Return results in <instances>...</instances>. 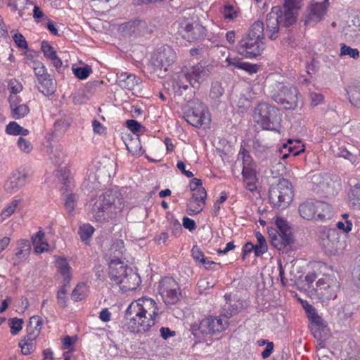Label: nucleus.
I'll use <instances>...</instances> for the list:
<instances>
[{
    "label": "nucleus",
    "instance_id": "obj_1",
    "mask_svg": "<svg viewBox=\"0 0 360 360\" xmlns=\"http://www.w3.org/2000/svg\"><path fill=\"white\" fill-rule=\"evenodd\" d=\"M158 309L150 298H142L131 302L126 310L125 318L129 330L134 333H145L155 324Z\"/></svg>",
    "mask_w": 360,
    "mask_h": 360
},
{
    "label": "nucleus",
    "instance_id": "obj_2",
    "mask_svg": "<svg viewBox=\"0 0 360 360\" xmlns=\"http://www.w3.org/2000/svg\"><path fill=\"white\" fill-rule=\"evenodd\" d=\"M124 207L122 195L110 189L101 194L93 205L94 217L98 221L115 217Z\"/></svg>",
    "mask_w": 360,
    "mask_h": 360
},
{
    "label": "nucleus",
    "instance_id": "obj_3",
    "mask_svg": "<svg viewBox=\"0 0 360 360\" xmlns=\"http://www.w3.org/2000/svg\"><path fill=\"white\" fill-rule=\"evenodd\" d=\"M264 23L257 20L250 27L249 32L239 41L236 49L238 53L246 58H253L260 56L264 50Z\"/></svg>",
    "mask_w": 360,
    "mask_h": 360
},
{
    "label": "nucleus",
    "instance_id": "obj_4",
    "mask_svg": "<svg viewBox=\"0 0 360 360\" xmlns=\"http://www.w3.org/2000/svg\"><path fill=\"white\" fill-rule=\"evenodd\" d=\"M210 72V66L202 63L189 68L185 67L179 75L176 82L179 89L176 91V93H178L181 89L186 90L189 85L198 88L202 82L208 78Z\"/></svg>",
    "mask_w": 360,
    "mask_h": 360
},
{
    "label": "nucleus",
    "instance_id": "obj_5",
    "mask_svg": "<svg viewBox=\"0 0 360 360\" xmlns=\"http://www.w3.org/2000/svg\"><path fill=\"white\" fill-rule=\"evenodd\" d=\"M254 118L264 129L276 130L282 121V115L275 106L262 102L255 108Z\"/></svg>",
    "mask_w": 360,
    "mask_h": 360
},
{
    "label": "nucleus",
    "instance_id": "obj_6",
    "mask_svg": "<svg viewBox=\"0 0 360 360\" xmlns=\"http://www.w3.org/2000/svg\"><path fill=\"white\" fill-rule=\"evenodd\" d=\"M294 196L292 184L286 179H279L275 185H271L269 191L270 202L278 210L287 208Z\"/></svg>",
    "mask_w": 360,
    "mask_h": 360
},
{
    "label": "nucleus",
    "instance_id": "obj_7",
    "mask_svg": "<svg viewBox=\"0 0 360 360\" xmlns=\"http://www.w3.org/2000/svg\"><path fill=\"white\" fill-rule=\"evenodd\" d=\"M270 88V96L275 102L283 105L288 110L295 109L297 106L298 91L295 87H288L283 83L275 82Z\"/></svg>",
    "mask_w": 360,
    "mask_h": 360
},
{
    "label": "nucleus",
    "instance_id": "obj_8",
    "mask_svg": "<svg viewBox=\"0 0 360 360\" xmlns=\"http://www.w3.org/2000/svg\"><path fill=\"white\" fill-rule=\"evenodd\" d=\"M109 277L110 279L115 282L116 284H123L122 288L125 290H133L136 288V284L129 285L128 281L133 279L134 281L139 280L137 274L132 272L129 269L130 274L127 273V267L124 265V263L120 262H109Z\"/></svg>",
    "mask_w": 360,
    "mask_h": 360
},
{
    "label": "nucleus",
    "instance_id": "obj_9",
    "mask_svg": "<svg viewBox=\"0 0 360 360\" xmlns=\"http://www.w3.org/2000/svg\"><path fill=\"white\" fill-rule=\"evenodd\" d=\"M179 32L183 39L189 42L199 41L206 36V29L197 21L183 20L179 25Z\"/></svg>",
    "mask_w": 360,
    "mask_h": 360
},
{
    "label": "nucleus",
    "instance_id": "obj_10",
    "mask_svg": "<svg viewBox=\"0 0 360 360\" xmlns=\"http://www.w3.org/2000/svg\"><path fill=\"white\" fill-rule=\"evenodd\" d=\"M176 59V53L169 46L160 47L151 58V65L155 70L167 71Z\"/></svg>",
    "mask_w": 360,
    "mask_h": 360
},
{
    "label": "nucleus",
    "instance_id": "obj_11",
    "mask_svg": "<svg viewBox=\"0 0 360 360\" xmlns=\"http://www.w3.org/2000/svg\"><path fill=\"white\" fill-rule=\"evenodd\" d=\"M320 245L328 254L338 253L342 248L339 232L335 229L323 230L320 235Z\"/></svg>",
    "mask_w": 360,
    "mask_h": 360
},
{
    "label": "nucleus",
    "instance_id": "obj_12",
    "mask_svg": "<svg viewBox=\"0 0 360 360\" xmlns=\"http://www.w3.org/2000/svg\"><path fill=\"white\" fill-rule=\"evenodd\" d=\"M241 155L243 165L242 171L243 181L245 183L246 188L252 192L257 189L255 184L257 180L256 165L246 149H243Z\"/></svg>",
    "mask_w": 360,
    "mask_h": 360
},
{
    "label": "nucleus",
    "instance_id": "obj_13",
    "mask_svg": "<svg viewBox=\"0 0 360 360\" xmlns=\"http://www.w3.org/2000/svg\"><path fill=\"white\" fill-rule=\"evenodd\" d=\"M206 106L200 101L193 102L191 108L184 113L186 121L195 127H200L210 119L206 115Z\"/></svg>",
    "mask_w": 360,
    "mask_h": 360
},
{
    "label": "nucleus",
    "instance_id": "obj_14",
    "mask_svg": "<svg viewBox=\"0 0 360 360\" xmlns=\"http://www.w3.org/2000/svg\"><path fill=\"white\" fill-rule=\"evenodd\" d=\"M280 25L284 26V14L281 6H275L266 15V34L271 40H275L278 37Z\"/></svg>",
    "mask_w": 360,
    "mask_h": 360
},
{
    "label": "nucleus",
    "instance_id": "obj_15",
    "mask_svg": "<svg viewBox=\"0 0 360 360\" xmlns=\"http://www.w3.org/2000/svg\"><path fill=\"white\" fill-rule=\"evenodd\" d=\"M178 283L172 277L163 278L159 285V292L166 304H174L179 298L180 293L177 292Z\"/></svg>",
    "mask_w": 360,
    "mask_h": 360
},
{
    "label": "nucleus",
    "instance_id": "obj_16",
    "mask_svg": "<svg viewBox=\"0 0 360 360\" xmlns=\"http://www.w3.org/2000/svg\"><path fill=\"white\" fill-rule=\"evenodd\" d=\"M228 325V321L221 316H209L200 321L198 330L203 335H212L223 331Z\"/></svg>",
    "mask_w": 360,
    "mask_h": 360
},
{
    "label": "nucleus",
    "instance_id": "obj_17",
    "mask_svg": "<svg viewBox=\"0 0 360 360\" xmlns=\"http://www.w3.org/2000/svg\"><path fill=\"white\" fill-rule=\"evenodd\" d=\"M339 284L329 277L319 279L316 283L315 289L317 295L322 302L335 299Z\"/></svg>",
    "mask_w": 360,
    "mask_h": 360
},
{
    "label": "nucleus",
    "instance_id": "obj_18",
    "mask_svg": "<svg viewBox=\"0 0 360 360\" xmlns=\"http://www.w3.org/2000/svg\"><path fill=\"white\" fill-rule=\"evenodd\" d=\"M282 13L284 14V27H288L297 21L302 0H283Z\"/></svg>",
    "mask_w": 360,
    "mask_h": 360
},
{
    "label": "nucleus",
    "instance_id": "obj_19",
    "mask_svg": "<svg viewBox=\"0 0 360 360\" xmlns=\"http://www.w3.org/2000/svg\"><path fill=\"white\" fill-rule=\"evenodd\" d=\"M119 30L124 35L129 36H137L150 32L147 22L140 18L121 24L119 27Z\"/></svg>",
    "mask_w": 360,
    "mask_h": 360
},
{
    "label": "nucleus",
    "instance_id": "obj_20",
    "mask_svg": "<svg viewBox=\"0 0 360 360\" xmlns=\"http://www.w3.org/2000/svg\"><path fill=\"white\" fill-rule=\"evenodd\" d=\"M116 83L122 89L131 91H139L142 79L134 74L123 72L117 75Z\"/></svg>",
    "mask_w": 360,
    "mask_h": 360
},
{
    "label": "nucleus",
    "instance_id": "obj_21",
    "mask_svg": "<svg viewBox=\"0 0 360 360\" xmlns=\"http://www.w3.org/2000/svg\"><path fill=\"white\" fill-rule=\"evenodd\" d=\"M328 1L324 0L323 2L311 4L308 8V14L304 20V24L319 22L326 14L329 5Z\"/></svg>",
    "mask_w": 360,
    "mask_h": 360
},
{
    "label": "nucleus",
    "instance_id": "obj_22",
    "mask_svg": "<svg viewBox=\"0 0 360 360\" xmlns=\"http://www.w3.org/2000/svg\"><path fill=\"white\" fill-rule=\"evenodd\" d=\"M25 174L16 171L12 173L5 182L4 188L8 193H15L25 185Z\"/></svg>",
    "mask_w": 360,
    "mask_h": 360
},
{
    "label": "nucleus",
    "instance_id": "obj_23",
    "mask_svg": "<svg viewBox=\"0 0 360 360\" xmlns=\"http://www.w3.org/2000/svg\"><path fill=\"white\" fill-rule=\"evenodd\" d=\"M226 60L229 66L244 70L250 75L257 73L259 70V66L257 64L245 62L238 57H228Z\"/></svg>",
    "mask_w": 360,
    "mask_h": 360
},
{
    "label": "nucleus",
    "instance_id": "obj_24",
    "mask_svg": "<svg viewBox=\"0 0 360 360\" xmlns=\"http://www.w3.org/2000/svg\"><path fill=\"white\" fill-rule=\"evenodd\" d=\"M125 250L122 240L117 239L114 240L106 252V257H108L109 262H120Z\"/></svg>",
    "mask_w": 360,
    "mask_h": 360
},
{
    "label": "nucleus",
    "instance_id": "obj_25",
    "mask_svg": "<svg viewBox=\"0 0 360 360\" xmlns=\"http://www.w3.org/2000/svg\"><path fill=\"white\" fill-rule=\"evenodd\" d=\"M298 211L303 219L309 220L316 218V200H305L300 205Z\"/></svg>",
    "mask_w": 360,
    "mask_h": 360
},
{
    "label": "nucleus",
    "instance_id": "obj_26",
    "mask_svg": "<svg viewBox=\"0 0 360 360\" xmlns=\"http://www.w3.org/2000/svg\"><path fill=\"white\" fill-rule=\"evenodd\" d=\"M271 244L279 250L284 249L287 245L292 243V240L286 237H283L275 229L268 230Z\"/></svg>",
    "mask_w": 360,
    "mask_h": 360
},
{
    "label": "nucleus",
    "instance_id": "obj_27",
    "mask_svg": "<svg viewBox=\"0 0 360 360\" xmlns=\"http://www.w3.org/2000/svg\"><path fill=\"white\" fill-rule=\"evenodd\" d=\"M333 217L332 207L324 201L316 200V219L324 221Z\"/></svg>",
    "mask_w": 360,
    "mask_h": 360
},
{
    "label": "nucleus",
    "instance_id": "obj_28",
    "mask_svg": "<svg viewBox=\"0 0 360 360\" xmlns=\"http://www.w3.org/2000/svg\"><path fill=\"white\" fill-rule=\"evenodd\" d=\"M42 319L38 316H33L30 318L27 326V340H34L39 335L41 330Z\"/></svg>",
    "mask_w": 360,
    "mask_h": 360
},
{
    "label": "nucleus",
    "instance_id": "obj_29",
    "mask_svg": "<svg viewBox=\"0 0 360 360\" xmlns=\"http://www.w3.org/2000/svg\"><path fill=\"white\" fill-rule=\"evenodd\" d=\"M283 147L288 150V153H284L282 159H286L290 155L295 157L304 150V146L298 140L289 139L287 143H283Z\"/></svg>",
    "mask_w": 360,
    "mask_h": 360
},
{
    "label": "nucleus",
    "instance_id": "obj_30",
    "mask_svg": "<svg viewBox=\"0 0 360 360\" xmlns=\"http://www.w3.org/2000/svg\"><path fill=\"white\" fill-rule=\"evenodd\" d=\"M56 266L63 276V279L65 281V285H68L72 278L70 275L71 267L70 266L66 259L63 257H59L56 260Z\"/></svg>",
    "mask_w": 360,
    "mask_h": 360
},
{
    "label": "nucleus",
    "instance_id": "obj_31",
    "mask_svg": "<svg viewBox=\"0 0 360 360\" xmlns=\"http://www.w3.org/2000/svg\"><path fill=\"white\" fill-rule=\"evenodd\" d=\"M334 155L348 160L350 162L354 163L357 160V151L354 148H347L345 146L339 147L333 150Z\"/></svg>",
    "mask_w": 360,
    "mask_h": 360
},
{
    "label": "nucleus",
    "instance_id": "obj_32",
    "mask_svg": "<svg viewBox=\"0 0 360 360\" xmlns=\"http://www.w3.org/2000/svg\"><path fill=\"white\" fill-rule=\"evenodd\" d=\"M39 84L38 89L44 95L49 96L54 94L56 86L53 79L50 77V75L42 79V80H39Z\"/></svg>",
    "mask_w": 360,
    "mask_h": 360
},
{
    "label": "nucleus",
    "instance_id": "obj_33",
    "mask_svg": "<svg viewBox=\"0 0 360 360\" xmlns=\"http://www.w3.org/2000/svg\"><path fill=\"white\" fill-rule=\"evenodd\" d=\"M44 233L39 231L34 236L32 237V244L34 246V250L37 253H41L48 250L49 244L44 240Z\"/></svg>",
    "mask_w": 360,
    "mask_h": 360
},
{
    "label": "nucleus",
    "instance_id": "obj_34",
    "mask_svg": "<svg viewBox=\"0 0 360 360\" xmlns=\"http://www.w3.org/2000/svg\"><path fill=\"white\" fill-rule=\"evenodd\" d=\"M275 225L278 229L277 231L278 234L293 240L292 230L287 221L281 217H276Z\"/></svg>",
    "mask_w": 360,
    "mask_h": 360
},
{
    "label": "nucleus",
    "instance_id": "obj_35",
    "mask_svg": "<svg viewBox=\"0 0 360 360\" xmlns=\"http://www.w3.org/2000/svg\"><path fill=\"white\" fill-rule=\"evenodd\" d=\"M224 94V89L221 83L219 82H214L212 83L211 89L210 92V97L212 100L213 104L218 105L221 102V97Z\"/></svg>",
    "mask_w": 360,
    "mask_h": 360
},
{
    "label": "nucleus",
    "instance_id": "obj_36",
    "mask_svg": "<svg viewBox=\"0 0 360 360\" xmlns=\"http://www.w3.org/2000/svg\"><path fill=\"white\" fill-rule=\"evenodd\" d=\"M30 241L26 239H21L18 242V248L15 249V255L18 259H25L30 255Z\"/></svg>",
    "mask_w": 360,
    "mask_h": 360
},
{
    "label": "nucleus",
    "instance_id": "obj_37",
    "mask_svg": "<svg viewBox=\"0 0 360 360\" xmlns=\"http://www.w3.org/2000/svg\"><path fill=\"white\" fill-rule=\"evenodd\" d=\"M205 205L203 200H196L190 199L187 205L186 213L188 215H195L200 213Z\"/></svg>",
    "mask_w": 360,
    "mask_h": 360
},
{
    "label": "nucleus",
    "instance_id": "obj_38",
    "mask_svg": "<svg viewBox=\"0 0 360 360\" xmlns=\"http://www.w3.org/2000/svg\"><path fill=\"white\" fill-rule=\"evenodd\" d=\"M252 148L256 155L259 157H266L271 153V147L258 139H255L252 141Z\"/></svg>",
    "mask_w": 360,
    "mask_h": 360
},
{
    "label": "nucleus",
    "instance_id": "obj_39",
    "mask_svg": "<svg viewBox=\"0 0 360 360\" xmlns=\"http://www.w3.org/2000/svg\"><path fill=\"white\" fill-rule=\"evenodd\" d=\"M72 122V117L70 115H65L60 119H58L55 121L54 123V129L56 131H58L59 133H64L67 131V129L70 126Z\"/></svg>",
    "mask_w": 360,
    "mask_h": 360
},
{
    "label": "nucleus",
    "instance_id": "obj_40",
    "mask_svg": "<svg viewBox=\"0 0 360 360\" xmlns=\"http://www.w3.org/2000/svg\"><path fill=\"white\" fill-rule=\"evenodd\" d=\"M255 237L257 240V244L255 245V256L259 257L264 254L267 250V244L264 236L260 232H257Z\"/></svg>",
    "mask_w": 360,
    "mask_h": 360
},
{
    "label": "nucleus",
    "instance_id": "obj_41",
    "mask_svg": "<svg viewBox=\"0 0 360 360\" xmlns=\"http://www.w3.org/2000/svg\"><path fill=\"white\" fill-rule=\"evenodd\" d=\"M87 286L85 283L78 284L72 292V299L75 302L81 301L87 295Z\"/></svg>",
    "mask_w": 360,
    "mask_h": 360
},
{
    "label": "nucleus",
    "instance_id": "obj_42",
    "mask_svg": "<svg viewBox=\"0 0 360 360\" xmlns=\"http://www.w3.org/2000/svg\"><path fill=\"white\" fill-rule=\"evenodd\" d=\"M94 232V228L90 224H84L79 228V234L80 236L81 240L86 244L88 243V241L91 238Z\"/></svg>",
    "mask_w": 360,
    "mask_h": 360
},
{
    "label": "nucleus",
    "instance_id": "obj_43",
    "mask_svg": "<svg viewBox=\"0 0 360 360\" xmlns=\"http://www.w3.org/2000/svg\"><path fill=\"white\" fill-rule=\"evenodd\" d=\"M347 94L349 95V100L350 103L356 106L360 107V87L359 86H352L347 91Z\"/></svg>",
    "mask_w": 360,
    "mask_h": 360
},
{
    "label": "nucleus",
    "instance_id": "obj_44",
    "mask_svg": "<svg viewBox=\"0 0 360 360\" xmlns=\"http://www.w3.org/2000/svg\"><path fill=\"white\" fill-rule=\"evenodd\" d=\"M349 28L354 36L360 40V13L353 16L351 23L349 24Z\"/></svg>",
    "mask_w": 360,
    "mask_h": 360
},
{
    "label": "nucleus",
    "instance_id": "obj_45",
    "mask_svg": "<svg viewBox=\"0 0 360 360\" xmlns=\"http://www.w3.org/2000/svg\"><path fill=\"white\" fill-rule=\"evenodd\" d=\"M33 70L34 75L37 78L38 82L42 80V79L47 77L49 75L46 72V69L44 64L39 61H34L33 63Z\"/></svg>",
    "mask_w": 360,
    "mask_h": 360
},
{
    "label": "nucleus",
    "instance_id": "obj_46",
    "mask_svg": "<svg viewBox=\"0 0 360 360\" xmlns=\"http://www.w3.org/2000/svg\"><path fill=\"white\" fill-rule=\"evenodd\" d=\"M22 201V200L21 198H15L1 212L3 217L6 218L12 215Z\"/></svg>",
    "mask_w": 360,
    "mask_h": 360
},
{
    "label": "nucleus",
    "instance_id": "obj_47",
    "mask_svg": "<svg viewBox=\"0 0 360 360\" xmlns=\"http://www.w3.org/2000/svg\"><path fill=\"white\" fill-rule=\"evenodd\" d=\"M354 314V307L350 304L343 305L338 311V316L340 320H348Z\"/></svg>",
    "mask_w": 360,
    "mask_h": 360
},
{
    "label": "nucleus",
    "instance_id": "obj_48",
    "mask_svg": "<svg viewBox=\"0 0 360 360\" xmlns=\"http://www.w3.org/2000/svg\"><path fill=\"white\" fill-rule=\"evenodd\" d=\"M77 200L78 195L75 193H70L65 196L64 205L66 210L70 214H71L73 212Z\"/></svg>",
    "mask_w": 360,
    "mask_h": 360
},
{
    "label": "nucleus",
    "instance_id": "obj_49",
    "mask_svg": "<svg viewBox=\"0 0 360 360\" xmlns=\"http://www.w3.org/2000/svg\"><path fill=\"white\" fill-rule=\"evenodd\" d=\"M11 110L12 117L15 119H20L25 117L30 111L27 105L25 104L16 105Z\"/></svg>",
    "mask_w": 360,
    "mask_h": 360
},
{
    "label": "nucleus",
    "instance_id": "obj_50",
    "mask_svg": "<svg viewBox=\"0 0 360 360\" xmlns=\"http://www.w3.org/2000/svg\"><path fill=\"white\" fill-rule=\"evenodd\" d=\"M238 312V307L236 305H231V304L226 303L223 309L221 314V318L224 317L227 321L228 319L237 314Z\"/></svg>",
    "mask_w": 360,
    "mask_h": 360
},
{
    "label": "nucleus",
    "instance_id": "obj_51",
    "mask_svg": "<svg viewBox=\"0 0 360 360\" xmlns=\"http://www.w3.org/2000/svg\"><path fill=\"white\" fill-rule=\"evenodd\" d=\"M72 71L74 75L79 79H86L92 70L90 66L85 65L84 67H78L75 68H72Z\"/></svg>",
    "mask_w": 360,
    "mask_h": 360
},
{
    "label": "nucleus",
    "instance_id": "obj_52",
    "mask_svg": "<svg viewBox=\"0 0 360 360\" xmlns=\"http://www.w3.org/2000/svg\"><path fill=\"white\" fill-rule=\"evenodd\" d=\"M64 153L60 148H51L50 159L56 165H60L63 162Z\"/></svg>",
    "mask_w": 360,
    "mask_h": 360
},
{
    "label": "nucleus",
    "instance_id": "obj_53",
    "mask_svg": "<svg viewBox=\"0 0 360 360\" xmlns=\"http://www.w3.org/2000/svg\"><path fill=\"white\" fill-rule=\"evenodd\" d=\"M340 56H349L354 59H356L359 57V51L357 49H353L345 44H342Z\"/></svg>",
    "mask_w": 360,
    "mask_h": 360
},
{
    "label": "nucleus",
    "instance_id": "obj_54",
    "mask_svg": "<svg viewBox=\"0 0 360 360\" xmlns=\"http://www.w3.org/2000/svg\"><path fill=\"white\" fill-rule=\"evenodd\" d=\"M126 146L129 152L133 155H137L140 153L141 146L139 138L130 140L128 143H126Z\"/></svg>",
    "mask_w": 360,
    "mask_h": 360
},
{
    "label": "nucleus",
    "instance_id": "obj_55",
    "mask_svg": "<svg viewBox=\"0 0 360 360\" xmlns=\"http://www.w3.org/2000/svg\"><path fill=\"white\" fill-rule=\"evenodd\" d=\"M22 323L23 321L20 319L12 318L9 319L11 334L13 335H17L22 330Z\"/></svg>",
    "mask_w": 360,
    "mask_h": 360
},
{
    "label": "nucleus",
    "instance_id": "obj_56",
    "mask_svg": "<svg viewBox=\"0 0 360 360\" xmlns=\"http://www.w3.org/2000/svg\"><path fill=\"white\" fill-rule=\"evenodd\" d=\"M349 200L354 206L359 205L360 204V184H356L351 189Z\"/></svg>",
    "mask_w": 360,
    "mask_h": 360
},
{
    "label": "nucleus",
    "instance_id": "obj_57",
    "mask_svg": "<svg viewBox=\"0 0 360 360\" xmlns=\"http://www.w3.org/2000/svg\"><path fill=\"white\" fill-rule=\"evenodd\" d=\"M110 0H91V6L98 12H104L108 10V2Z\"/></svg>",
    "mask_w": 360,
    "mask_h": 360
},
{
    "label": "nucleus",
    "instance_id": "obj_58",
    "mask_svg": "<svg viewBox=\"0 0 360 360\" xmlns=\"http://www.w3.org/2000/svg\"><path fill=\"white\" fill-rule=\"evenodd\" d=\"M222 13L225 19L233 20L238 17V11L230 4L224 5Z\"/></svg>",
    "mask_w": 360,
    "mask_h": 360
},
{
    "label": "nucleus",
    "instance_id": "obj_59",
    "mask_svg": "<svg viewBox=\"0 0 360 360\" xmlns=\"http://www.w3.org/2000/svg\"><path fill=\"white\" fill-rule=\"evenodd\" d=\"M41 49L44 53V56L50 60L56 56V51L46 41H43L41 42Z\"/></svg>",
    "mask_w": 360,
    "mask_h": 360
},
{
    "label": "nucleus",
    "instance_id": "obj_60",
    "mask_svg": "<svg viewBox=\"0 0 360 360\" xmlns=\"http://www.w3.org/2000/svg\"><path fill=\"white\" fill-rule=\"evenodd\" d=\"M18 146L21 151L25 153H29L32 150V145L26 139L20 137L18 140Z\"/></svg>",
    "mask_w": 360,
    "mask_h": 360
},
{
    "label": "nucleus",
    "instance_id": "obj_61",
    "mask_svg": "<svg viewBox=\"0 0 360 360\" xmlns=\"http://www.w3.org/2000/svg\"><path fill=\"white\" fill-rule=\"evenodd\" d=\"M192 257L195 261H199L202 264H207V258L205 257L203 252L199 247L194 245L191 250Z\"/></svg>",
    "mask_w": 360,
    "mask_h": 360
},
{
    "label": "nucleus",
    "instance_id": "obj_62",
    "mask_svg": "<svg viewBox=\"0 0 360 360\" xmlns=\"http://www.w3.org/2000/svg\"><path fill=\"white\" fill-rule=\"evenodd\" d=\"M307 312L309 314V320L311 321V323H314L318 326H323V321L322 318L316 313L314 308L311 307L310 309L307 311Z\"/></svg>",
    "mask_w": 360,
    "mask_h": 360
},
{
    "label": "nucleus",
    "instance_id": "obj_63",
    "mask_svg": "<svg viewBox=\"0 0 360 360\" xmlns=\"http://www.w3.org/2000/svg\"><path fill=\"white\" fill-rule=\"evenodd\" d=\"M214 285V282L212 281H208L207 278L200 279L197 284V287L200 293H202L207 290L213 288Z\"/></svg>",
    "mask_w": 360,
    "mask_h": 360
},
{
    "label": "nucleus",
    "instance_id": "obj_64",
    "mask_svg": "<svg viewBox=\"0 0 360 360\" xmlns=\"http://www.w3.org/2000/svg\"><path fill=\"white\" fill-rule=\"evenodd\" d=\"M33 340H27V335L25 338L19 343V346L21 348V352L23 354L27 355L30 354L31 350L33 348Z\"/></svg>",
    "mask_w": 360,
    "mask_h": 360
}]
</instances>
